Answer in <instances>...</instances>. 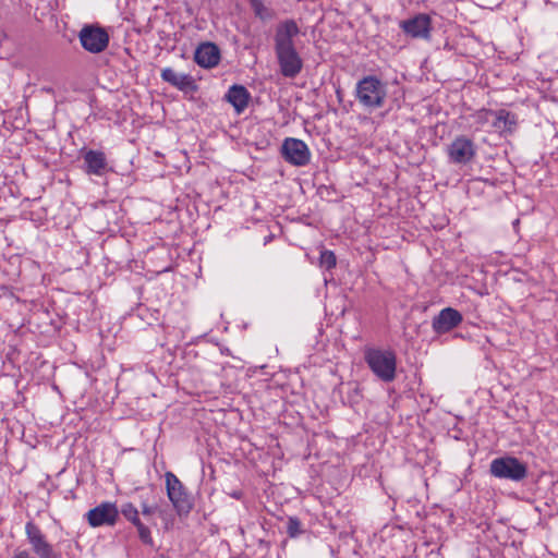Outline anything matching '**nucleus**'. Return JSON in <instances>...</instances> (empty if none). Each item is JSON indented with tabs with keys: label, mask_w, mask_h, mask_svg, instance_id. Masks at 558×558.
Instances as JSON below:
<instances>
[{
	"label": "nucleus",
	"mask_w": 558,
	"mask_h": 558,
	"mask_svg": "<svg viewBox=\"0 0 558 558\" xmlns=\"http://www.w3.org/2000/svg\"><path fill=\"white\" fill-rule=\"evenodd\" d=\"M402 31L413 38L428 39L430 37L432 20L429 15L420 13L400 23Z\"/></svg>",
	"instance_id": "obj_11"
},
{
	"label": "nucleus",
	"mask_w": 558,
	"mask_h": 558,
	"mask_svg": "<svg viewBox=\"0 0 558 558\" xmlns=\"http://www.w3.org/2000/svg\"><path fill=\"white\" fill-rule=\"evenodd\" d=\"M141 508H142L143 515H150V514L155 513L157 510L156 506H150L146 502H143Z\"/></svg>",
	"instance_id": "obj_24"
},
{
	"label": "nucleus",
	"mask_w": 558,
	"mask_h": 558,
	"mask_svg": "<svg viewBox=\"0 0 558 558\" xmlns=\"http://www.w3.org/2000/svg\"><path fill=\"white\" fill-rule=\"evenodd\" d=\"M519 225V219H515L514 226Z\"/></svg>",
	"instance_id": "obj_28"
},
{
	"label": "nucleus",
	"mask_w": 558,
	"mask_h": 558,
	"mask_svg": "<svg viewBox=\"0 0 558 558\" xmlns=\"http://www.w3.org/2000/svg\"><path fill=\"white\" fill-rule=\"evenodd\" d=\"M25 534L28 544L38 558H54L52 545L47 541L40 527L33 521L25 524Z\"/></svg>",
	"instance_id": "obj_6"
},
{
	"label": "nucleus",
	"mask_w": 558,
	"mask_h": 558,
	"mask_svg": "<svg viewBox=\"0 0 558 558\" xmlns=\"http://www.w3.org/2000/svg\"><path fill=\"white\" fill-rule=\"evenodd\" d=\"M489 472L497 478L521 482L527 476V466L514 457L505 456L490 462Z\"/></svg>",
	"instance_id": "obj_3"
},
{
	"label": "nucleus",
	"mask_w": 558,
	"mask_h": 558,
	"mask_svg": "<svg viewBox=\"0 0 558 558\" xmlns=\"http://www.w3.org/2000/svg\"><path fill=\"white\" fill-rule=\"evenodd\" d=\"M489 116H495V111H492V110H482V111H478L476 114H475V118H476V122L478 124H484L486 122H488V118Z\"/></svg>",
	"instance_id": "obj_23"
},
{
	"label": "nucleus",
	"mask_w": 558,
	"mask_h": 558,
	"mask_svg": "<svg viewBox=\"0 0 558 558\" xmlns=\"http://www.w3.org/2000/svg\"><path fill=\"white\" fill-rule=\"evenodd\" d=\"M226 97L238 112H242L247 106L250 94L245 87L241 85H233L230 87Z\"/></svg>",
	"instance_id": "obj_15"
},
{
	"label": "nucleus",
	"mask_w": 558,
	"mask_h": 558,
	"mask_svg": "<svg viewBox=\"0 0 558 558\" xmlns=\"http://www.w3.org/2000/svg\"><path fill=\"white\" fill-rule=\"evenodd\" d=\"M250 4L254 11L255 16L262 21H268L274 17V12L264 4L263 0H250Z\"/></svg>",
	"instance_id": "obj_18"
},
{
	"label": "nucleus",
	"mask_w": 558,
	"mask_h": 558,
	"mask_svg": "<svg viewBox=\"0 0 558 558\" xmlns=\"http://www.w3.org/2000/svg\"><path fill=\"white\" fill-rule=\"evenodd\" d=\"M287 532L291 537H295L302 533L301 522L298 518L290 517L287 523Z\"/></svg>",
	"instance_id": "obj_22"
},
{
	"label": "nucleus",
	"mask_w": 558,
	"mask_h": 558,
	"mask_svg": "<svg viewBox=\"0 0 558 558\" xmlns=\"http://www.w3.org/2000/svg\"><path fill=\"white\" fill-rule=\"evenodd\" d=\"M160 558H170V557L162 555Z\"/></svg>",
	"instance_id": "obj_29"
},
{
	"label": "nucleus",
	"mask_w": 558,
	"mask_h": 558,
	"mask_svg": "<svg viewBox=\"0 0 558 558\" xmlns=\"http://www.w3.org/2000/svg\"><path fill=\"white\" fill-rule=\"evenodd\" d=\"M462 320V316H436L433 320V328L437 333H444L456 326Z\"/></svg>",
	"instance_id": "obj_17"
},
{
	"label": "nucleus",
	"mask_w": 558,
	"mask_h": 558,
	"mask_svg": "<svg viewBox=\"0 0 558 558\" xmlns=\"http://www.w3.org/2000/svg\"><path fill=\"white\" fill-rule=\"evenodd\" d=\"M119 518V509L113 502L105 501L86 513L87 522L93 527L114 525Z\"/></svg>",
	"instance_id": "obj_10"
},
{
	"label": "nucleus",
	"mask_w": 558,
	"mask_h": 558,
	"mask_svg": "<svg viewBox=\"0 0 558 558\" xmlns=\"http://www.w3.org/2000/svg\"><path fill=\"white\" fill-rule=\"evenodd\" d=\"M165 478L168 498L175 510L179 513L187 512L191 509V504L181 481L172 472H167Z\"/></svg>",
	"instance_id": "obj_7"
},
{
	"label": "nucleus",
	"mask_w": 558,
	"mask_h": 558,
	"mask_svg": "<svg viewBox=\"0 0 558 558\" xmlns=\"http://www.w3.org/2000/svg\"><path fill=\"white\" fill-rule=\"evenodd\" d=\"M495 121L493 122V126L498 130L500 133L502 132H512L517 125V120L514 114L506 110L495 111Z\"/></svg>",
	"instance_id": "obj_16"
},
{
	"label": "nucleus",
	"mask_w": 558,
	"mask_h": 558,
	"mask_svg": "<svg viewBox=\"0 0 558 558\" xmlns=\"http://www.w3.org/2000/svg\"><path fill=\"white\" fill-rule=\"evenodd\" d=\"M356 98L364 107L379 108L384 105L386 88L377 77L366 76L356 85Z\"/></svg>",
	"instance_id": "obj_4"
},
{
	"label": "nucleus",
	"mask_w": 558,
	"mask_h": 558,
	"mask_svg": "<svg viewBox=\"0 0 558 558\" xmlns=\"http://www.w3.org/2000/svg\"><path fill=\"white\" fill-rule=\"evenodd\" d=\"M281 153L288 162L299 167L307 165L311 159L307 145L298 138H286L281 147Z\"/></svg>",
	"instance_id": "obj_9"
},
{
	"label": "nucleus",
	"mask_w": 558,
	"mask_h": 558,
	"mask_svg": "<svg viewBox=\"0 0 558 558\" xmlns=\"http://www.w3.org/2000/svg\"><path fill=\"white\" fill-rule=\"evenodd\" d=\"M300 33L293 20H287L277 26L275 34V52L284 77H295L303 68V61L294 46V37Z\"/></svg>",
	"instance_id": "obj_1"
},
{
	"label": "nucleus",
	"mask_w": 558,
	"mask_h": 558,
	"mask_svg": "<svg viewBox=\"0 0 558 558\" xmlns=\"http://www.w3.org/2000/svg\"><path fill=\"white\" fill-rule=\"evenodd\" d=\"M320 266L327 270L332 269L337 264L336 255L332 251L325 250L320 253L319 257Z\"/></svg>",
	"instance_id": "obj_20"
},
{
	"label": "nucleus",
	"mask_w": 558,
	"mask_h": 558,
	"mask_svg": "<svg viewBox=\"0 0 558 558\" xmlns=\"http://www.w3.org/2000/svg\"><path fill=\"white\" fill-rule=\"evenodd\" d=\"M231 496H232L233 498H235V499H240V497H241V493H239V492H234Z\"/></svg>",
	"instance_id": "obj_27"
},
{
	"label": "nucleus",
	"mask_w": 558,
	"mask_h": 558,
	"mask_svg": "<svg viewBox=\"0 0 558 558\" xmlns=\"http://www.w3.org/2000/svg\"><path fill=\"white\" fill-rule=\"evenodd\" d=\"M135 527L137 530L140 539L144 544L153 546L154 545V539L151 537V533H150L149 527L146 526L143 522L138 523Z\"/></svg>",
	"instance_id": "obj_21"
},
{
	"label": "nucleus",
	"mask_w": 558,
	"mask_h": 558,
	"mask_svg": "<svg viewBox=\"0 0 558 558\" xmlns=\"http://www.w3.org/2000/svg\"><path fill=\"white\" fill-rule=\"evenodd\" d=\"M448 157L452 163L466 165L473 160L476 154L472 140L464 135L457 136L448 146Z\"/></svg>",
	"instance_id": "obj_8"
},
{
	"label": "nucleus",
	"mask_w": 558,
	"mask_h": 558,
	"mask_svg": "<svg viewBox=\"0 0 558 558\" xmlns=\"http://www.w3.org/2000/svg\"><path fill=\"white\" fill-rule=\"evenodd\" d=\"M86 172L89 174L102 175L108 168L106 155L98 150H88L84 154Z\"/></svg>",
	"instance_id": "obj_13"
},
{
	"label": "nucleus",
	"mask_w": 558,
	"mask_h": 558,
	"mask_svg": "<svg viewBox=\"0 0 558 558\" xmlns=\"http://www.w3.org/2000/svg\"><path fill=\"white\" fill-rule=\"evenodd\" d=\"M364 360L380 380L390 383L396 378L397 356L391 349L366 347Z\"/></svg>",
	"instance_id": "obj_2"
},
{
	"label": "nucleus",
	"mask_w": 558,
	"mask_h": 558,
	"mask_svg": "<svg viewBox=\"0 0 558 558\" xmlns=\"http://www.w3.org/2000/svg\"><path fill=\"white\" fill-rule=\"evenodd\" d=\"M439 314H459V313L451 307H445L439 311Z\"/></svg>",
	"instance_id": "obj_26"
},
{
	"label": "nucleus",
	"mask_w": 558,
	"mask_h": 558,
	"mask_svg": "<svg viewBox=\"0 0 558 558\" xmlns=\"http://www.w3.org/2000/svg\"><path fill=\"white\" fill-rule=\"evenodd\" d=\"M122 515L134 526L142 523L137 508L132 502L123 504L121 507Z\"/></svg>",
	"instance_id": "obj_19"
},
{
	"label": "nucleus",
	"mask_w": 558,
	"mask_h": 558,
	"mask_svg": "<svg viewBox=\"0 0 558 558\" xmlns=\"http://www.w3.org/2000/svg\"><path fill=\"white\" fill-rule=\"evenodd\" d=\"M82 47L90 53H99L109 45V34L98 25H85L78 34Z\"/></svg>",
	"instance_id": "obj_5"
},
{
	"label": "nucleus",
	"mask_w": 558,
	"mask_h": 558,
	"mask_svg": "<svg viewBox=\"0 0 558 558\" xmlns=\"http://www.w3.org/2000/svg\"><path fill=\"white\" fill-rule=\"evenodd\" d=\"M161 77L165 82L181 90H186L194 87V80L191 75L177 73L171 68L163 69L161 72Z\"/></svg>",
	"instance_id": "obj_14"
},
{
	"label": "nucleus",
	"mask_w": 558,
	"mask_h": 558,
	"mask_svg": "<svg viewBox=\"0 0 558 558\" xmlns=\"http://www.w3.org/2000/svg\"><path fill=\"white\" fill-rule=\"evenodd\" d=\"M194 60L202 68H214L219 63L220 50L213 43H203L195 50Z\"/></svg>",
	"instance_id": "obj_12"
},
{
	"label": "nucleus",
	"mask_w": 558,
	"mask_h": 558,
	"mask_svg": "<svg viewBox=\"0 0 558 558\" xmlns=\"http://www.w3.org/2000/svg\"><path fill=\"white\" fill-rule=\"evenodd\" d=\"M13 558H33V557L31 556V554L27 550L23 549V550L16 551L14 554Z\"/></svg>",
	"instance_id": "obj_25"
}]
</instances>
